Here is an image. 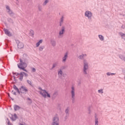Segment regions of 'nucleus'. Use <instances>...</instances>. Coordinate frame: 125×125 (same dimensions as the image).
<instances>
[{"label": "nucleus", "mask_w": 125, "mask_h": 125, "mask_svg": "<svg viewBox=\"0 0 125 125\" xmlns=\"http://www.w3.org/2000/svg\"><path fill=\"white\" fill-rule=\"evenodd\" d=\"M50 42L52 46L54 47L56 46V41L55 40H51Z\"/></svg>", "instance_id": "nucleus-18"}, {"label": "nucleus", "mask_w": 125, "mask_h": 125, "mask_svg": "<svg viewBox=\"0 0 125 125\" xmlns=\"http://www.w3.org/2000/svg\"><path fill=\"white\" fill-rule=\"evenodd\" d=\"M29 34L32 36H34V35L35 34V33L34 32V30H30V31H29Z\"/></svg>", "instance_id": "nucleus-28"}, {"label": "nucleus", "mask_w": 125, "mask_h": 125, "mask_svg": "<svg viewBox=\"0 0 125 125\" xmlns=\"http://www.w3.org/2000/svg\"><path fill=\"white\" fill-rule=\"evenodd\" d=\"M22 74L23 75H25V76H28V74H27L26 73H25V72H22Z\"/></svg>", "instance_id": "nucleus-39"}, {"label": "nucleus", "mask_w": 125, "mask_h": 125, "mask_svg": "<svg viewBox=\"0 0 125 125\" xmlns=\"http://www.w3.org/2000/svg\"><path fill=\"white\" fill-rule=\"evenodd\" d=\"M4 32H5V34L7 35V36H8L9 37H11V33H10V31H8V29L4 28Z\"/></svg>", "instance_id": "nucleus-13"}, {"label": "nucleus", "mask_w": 125, "mask_h": 125, "mask_svg": "<svg viewBox=\"0 0 125 125\" xmlns=\"http://www.w3.org/2000/svg\"><path fill=\"white\" fill-rule=\"evenodd\" d=\"M21 93H26L28 92V89L25 86H21L20 88Z\"/></svg>", "instance_id": "nucleus-9"}, {"label": "nucleus", "mask_w": 125, "mask_h": 125, "mask_svg": "<svg viewBox=\"0 0 125 125\" xmlns=\"http://www.w3.org/2000/svg\"><path fill=\"white\" fill-rule=\"evenodd\" d=\"M84 16L87 18L88 20L92 19V13L88 10H87L84 13Z\"/></svg>", "instance_id": "nucleus-7"}, {"label": "nucleus", "mask_w": 125, "mask_h": 125, "mask_svg": "<svg viewBox=\"0 0 125 125\" xmlns=\"http://www.w3.org/2000/svg\"><path fill=\"white\" fill-rule=\"evenodd\" d=\"M39 51H42L43 49H44V45L40 46L39 47Z\"/></svg>", "instance_id": "nucleus-27"}, {"label": "nucleus", "mask_w": 125, "mask_h": 125, "mask_svg": "<svg viewBox=\"0 0 125 125\" xmlns=\"http://www.w3.org/2000/svg\"><path fill=\"white\" fill-rule=\"evenodd\" d=\"M107 76H113V75H116V73H112L110 72H107L106 73Z\"/></svg>", "instance_id": "nucleus-32"}, {"label": "nucleus", "mask_w": 125, "mask_h": 125, "mask_svg": "<svg viewBox=\"0 0 125 125\" xmlns=\"http://www.w3.org/2000/svg\"><path fill=\"white\" fill-rule=\"evenodd\" d=\"M38 9L39 11H42V6H38Z\"/></svg>", "instance_id": "nucleus-30"}, {"label": "nucleus", "mask_w": 125, "mask_h": 125, "mask_svg": "<svg viewBox=\"0 0 125 125\" xmlns=\"http://www.w3.org/2000/svg\"><path fill=\"white\" fill-rule=\"evenodd\" d=\"M58 76L59 78H62V76H63V71L62 69H59L58 71Z\"/></svg>", "instance_id": "nucleus-14"}, {"label": "nucleus", "mask_w": 125, "mask_h": 125, "mask_svg": "<svg viewBox=\"0 0 125 125\" xmlns=\"http://www.w3.org/2000/svg\"><path fill=\"white\" fill-rule=\"evenodd\" d=\"M68 55H69V53L68 52H66L64 53L63 56L62 58V63H65L66 61H67V59H68Z\"/></svg>", "instance_id": "nucleus-8"}, {"label": "nucleus", "mask_w": 125, "mask_h": 125, "mask_svg": "<svg viewBox=\"0 0 125 125\" xmlns=\"http://www.w3.org/2000/svg\"><path fill=\"white\" fill-rule=\"evenodd\" d=\"M65 113L66 116H68L70 114V107H67L65 110Z\"/></svg>", "instance_id": "nucleus-16"}, {"label": "nucleus", "mask_w": 125, "mask_h": 125, "mask_svg": "<svg viewBox=\"0 0 125 125\" xmlns=\"http://www.w3.org/2000/svg\"><path fill=\"white\" fill-rule=\"evenodd\" d=\"M64 16H62V17L60 19V26H62V24H63V22H64Z\"/></svg>", "instance_id": "nucleus-15"}, {"label": "nucleus", "mask_w": 125, "mask_h": 125, "mask_svg": "<svg viewBox=\"0 0 125 125\" xmlns=\"http://www.w3.org/2000/svg\"><path fill=\"white\" fill-rule=\"evenodd\" d=\"M13 88L15 89V90H17L18 93L20 94V91H19V89H18V88L17 87V86H16V85H14L13 86Z\"/></svg>", "instance_id": "nucleus-26"}, {"label": "nucleus", "mask_w": 125, "mask_h": 125, "mask_svg": "<svg viewBox=\"0 0 125 125\" xmlns=\"http://www.w3.org/2000/svg\"><path fill=\"white\" fill-rule=\"evenodd\" d=\"M20 77L19 78V80L20 81H22L23 80V77H24V74H23L22 72H21L20 73Z\"/></svg>", "instance_id": "nucleus-22"}, {"label": "nucleus", "mask_w": 125, "mask_h": 125, "mask_svg": "<svg viewBox=\"0 0 125 125\" xmlns=\"http://www.w3.org/2000/svg\"><path fill=\"white\" fill-rule=\"evenodd\" d=\"M57 92H55L53 94V96H57Z\"/></svg>", "instance_id": "nucleus-38"}, {"label": "nucleus", "mask_w": 125, "mask_h": 125, "mask_svg": "<svg viewBox=\"0 0 125 125\" xmlns=\"http://www.w3.org/2000/svg\"><path fill=\"white\" fill-rule=\"evenodd\" d=\"M19 125H24L21 123H19Z\"/></svg>", "instance_id": "nucleus-42"}, {"label": "nucleus", "mask_w": 125, "mask_h": 125, "mask_svg": "<svg viewBox=\"0 0 125 125\" xmlns=\"http://www.w3.org/2000/svg\"><path fill=\"white\" fill-rule=\"evenodd\" d=\"M66 69V66H62L61 67V69H60V70H65Z\"/></svg>", "instance_id": "nucleus-34"}, {"label": "nucleus", "mask_w": 125, "mask_h": 125, "mask_svg": "<svg viewBox=\"0 0 125 125\" xmlns=\"http://www.w3.org/2000/svg\"><path fill=\"white\" fill-rule=\"evenodd\" d=\"M27 83L29 84V85H31V86H33V83H32V81L30 80H27Z\"/></svg>", "instance_id": "nucleus-29"}, {"label": "nucleus", "mask_w": 125, "mask_h": 125, "mask_svg": "<svg viewBox=\"0 0 125 125\" xmlns=\"http://www.w3.org/2000/svg\"><path fill=\"white\" fill-rule=\"evenodd\" d=\"M11 119V120H12V121H16V120H17V115H16V114H14Z\"/></svg>", "instance_id": "nucleus-19"}, {"label": "nucleus", "mask_w": 125, "mask_h": 125, "mask_svg": "<svg viewBox=\"0 0 125 125\" xmlns=\"http://www.w3.org/2000/svg\"><path fill=\"white\" fill-rule=\"evenodd\" d=\"M14 75H15V76H19V75H20V73H13Z\"/></svg>", "instance_id": "nucleus-37"}, {"label": "nucleus", "mask_w": 125, "mask_h": 125, "mask_svg": "<svg viewBox=\"0 0 125 125\" xmlns=\"http://www.w3.org/2000/svg\"><path fill=\"white\" fill-rule=\"evenodd\" d=\"M120 36H121L122 39L125 40V34L122 33H120Z\"/></svg>", "instance_id": "nucleus-31"}, {"label": "nucleus", "mask_w": 125, "mask_h": 125, "mask_svg": "<svg viewBox=\"0 0 125 125\" xmlns=\"http://www.w3.org/2000/svg\"><path fill=\"white\" fill-rule=\"evenodd\" d=\"M8 125H12V124H11V123H10V122L8 121Z\"/></svg>", "instance_id": "nucleus-40"}, {"label": "nucleus", "mask_w": 125, "mask_h": 125, "mask_svg": "<svg viewBox=\"0 0 125 125\" xmlns=\"http://www.w3.org/2000/svg\"><path fill=\"white\" fill-rule=\"evenodd\" d=\"M32 72H33V73H35V72H36V69L34 67H32Z\"/></svg>", "instance_id": "nucleus-36"}, {"label": "nucleus", "mask_w": 125, "mask_h": 125, "mask_svg": "<svg viewBox=\"0 0 125 125\" xmlns=\"http://www.w3.org/2000/svg\"><path fill=\"white\" fill-rule=\"evenodd\" d=\"M6 9L7 12L8 13V14L11 15L13 14V12H12V10L10 9V7L8 6H6Z\"/></svg>", "instance_id": "nucleus-10"}, {"label": "nucleus", "mask_w": 125, "mask_h": 125, "mask_svg": "<svg viewBox=\"0 0 125 125\" xmlns=\"http://www.w3.org/2000/svg\"><path fill=\"white\" fill-rule=\"evenodd\" d=\"M65 26H62L58 33V37L60 38V39H61L64 37V34H65Z\"/></svg>", "instance_id": "nucleus-6"}, {"label": "nucleus", "mask_w": 125, "mask_h": 125, "mask_svg": "<svg viewBox=\"0 0 125 125\" xmlns=\"http://www.w3.org/2000/svg\"><path fill=\"white\" fill-rule=\"evenodd\" d=\"M48 2H49V0H45L42 3V6H45V5H46Z\"/></svg>", "instance_id": "nucleus-21"}, {"label": "nucleus", "mask_w": 125, "mask_h": 125, "mask_svg": "<svg viewBox=\"0 0 125 125\" xmlns=\"http://www.w3.org/2000/svg\"><path fill=\"white\" fill-rule=\"evenodd\" d=\"M124 61H125V58L124 59Z\"/></svg>", "instance_id": "nucleus-44"}, {"label": "nucleus", "mask_w": 125, "mask_h": 125, "mask_svg": "<svg viewBox=\"0 0 125 125\" xmlns=\"http://www.w3.org/2000/svg\"><path fill=\"white\" fill-rule=\"evenodd\" d=\"M99 123L98 122V117H97V114H95V119H94V125H99Z\"/></svg>", "instance_id": "nucleus-12"}, {"label": "nucleus", "mask_w": 125, "mask_h": 125, "mask_svg": "<svg viewBox=\"0 0 125 125\" xmlns=\"http://www.w3.org/2000/svg\"><path fill=\"white\" fill-rule=\"evenodd\" d=\"M14 108L15 111H17L19 110V109H20V106L17 105H15L14 106Z\"/></svg>", "instance_id": "nucleus-23"}, {"label": "nucleus", "mask_w": 125, "mask_h": 125, "mask_svg": "<svg viewBox=\"0 0 125 125\" xmlns=\"http://www.w3.org/2000/svg\"><path fill=\"white\" fill-rule=\"evenodd\" d=\"M13 94H14V95H16V92H14V93H13Z\"/></svg>", "instance_id": "nucleus-41"}, {"label": "nucleus", "mask_w": 125, "mask_h": 125, "mask_svg": "<svg viewBox=\"0 0 125 125\" xmlns=\"http://www.w3.org/2000/svg\"><path fill=\"white\" fill-rule=\"evenodd\" d=\"M57 66H58V62H55L53 64V65H52V69H54V68H55L56 67H57Z\"/></svg>", "instance_id": "nucleus-25"}, {"label": "nucleus", "mask_w": 125, "mask_h": 125, "mask_svg": "<svg viewBox=\"0 0 125 125\" xmlns=\"http://www.w3.org/2000/svg\"><path fill=\"white\" fill-rule=\"evenodd\" d=\"M119 57L121 59H122V60H124V59L125 58L122 55H119Z\"/></svg>", "instance_id": "nucleus-35"}, {"label": "nucleus", "mask_w": 125, "mask_h": 125, "mask_svg": "<svg viewBox=\"0 0 125 125\" xmlns=\"http://www.w3.org/2000/svg\"><path fill=\"white\" fill-rule=\"evenodd\" d=\"M38 89H39L38 92L40 93V95L42 96V97H44V98H46V97L47 98H50V94L48 93L46 90L42 89V87H39Z\"/></svg>", "instance_id": "nucleus-1"}, {"label": "nucleus", "mask_w": 125, "mask_h": 125, "mask_svg": "<svg viewBox=\"0 0 125 125\" xmlns=\"http://www.w3.org/2000/svg\"><path fill=\"white\" fill-rule=\"evenodd\" d=\"M60 122L59 121V117L55 116L53 118L51 125H59Z\"/></svg>", "instance_id": "nucleus-5"}, {"label": "nucleus", "mask_w": 125, "mask_h": 125, "mask_svg": "<svg viewBox=\"0 0 125 125\" xmlns=\"http://www.w3.org/2000/svg\"><path fill=\"white\" fill-rule=\"evenodd\" d=\"M8 96L9 97H10V95H9V94H8Z\"/></svg>", "instance_id": "nucleus-43"}, {"label": "nucleus", "mask_w": 125, "mask_h": 125, "mask_svg": "<svg viewBox=\"0 0 125 125\" xmlns=\"http://www.w3.org/2000/svg\"><path fill=\"white\" fill-rule=\"evenodd\" d=\"M98 37H99V38L100 40V41H104V36H103L101 35H99Z\"/></svg>", "instance_id": "nucleus-24"}, {"label": "nucleus", "mask_w": 125, "mask_h": 125, "mask_svg": "<svg viewBox=\"0 0 125 125\" xmlns=\"http://www.w3.org/2000/svg\"><path fill=\"white\" fill-rule=\"evenodd\" d=\"M70 93L71 94V101L72 103L76 101V89L74 86H71Z\"/></svg>", "instance_id": "nucleus-3"}, {"label": "nucleus", "mask_w": 125, "mask_h": 125, "mask_svg": "<svg viewBox=\"0 0 125 125\" xmlns=\"http://www.w3.org/2000/svg\"><path fill=\"white\" fill-rule=\"evenodd\" d=\"M98 93H103V89H100V90H98Z\"/></svg>", "instance_id": "nucleus-33"}, {"label": "nucleus", "mask_w": 125, "mask_h": 125, "mask_svg": "<svg viewBox=\"0 0 125 125\" xmlns=\"http://www.w3.org/2000/svg\"><path fill=\"white\" fill-rule=\"evenodd\" d=\"M18 67L20 69L27 72V70L25 69V68H27V63H26V60L25 59H20V63L18 64Z\"/></svg>", "instance_id": "nucleus-2"}, {"label": "nucleus", "mask_w": 125, "mask_h": 125, "mask_svg": "<svg viewBox=\"0 0 125 125\" xmlns=\"http://www.w3.org/2000/svg\"><path fill=\"white\" fill-rule=\"evenodd\" d=\"M84 57H86V54H82L80 55L78 57L79 59H80V60H82L84 58Z\"/></svg>", "instance_id": "nucleus-20"}, {"label": "nucleus", "mask_w": 125, "mask_h": 125, "mask_svg": "<svg viewBox=\"0 0 125 125\" xmlns=\"http://www.w3.org/2000/svg\"><path fill=\"white\" fill-rule=\"evenodd\" d=\"M17 43H18V48H23V47H24V44L22 42H19V41H17Z\"/></svg>", "instance_id": "nucleus-11"}, {"label": "nucleus", "mask_w": 125, "mask_h": 125, "mask_svg": "<svg viewBox=\"0 0 125 125\" xmlns=\"http://www.w3.org/2000/svg\"><path fill=\"white\" fill-rule=\"evenodd\" d=\"M83 64V74L84 75H87V70H88V62H87V61L84 60Z\"/></svg>", "instance_id": "nucleus-4"}, {"label": "nucleus", "mask_w": 125, "mask_h": 125, "mask_svg": "<svg viewBox=\"0 0 125 125\" xmlns=\"http://www.w3.org/2000/svg\"><path fill=\"white\" fill-rule=\"evenodd\" d=\"M42 40H40L38 42H37L36 44V47H39L42 43Z\"/></svg>", "instance_id": "nucleus-17"}]
</instances>
